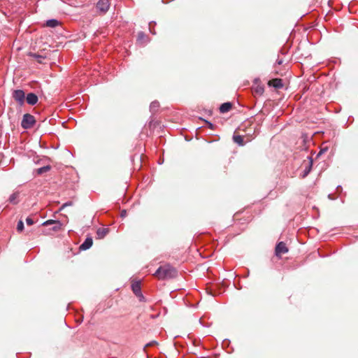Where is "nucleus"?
Returning <instances> with one entry per match:
<instances>
[{
  "label": "nucleus",
  "instance_id": "6",
  "mask_svg": "<svg viewBox=\"0 0 358 358\" xmlns=\"http://www.w3.org/2000/svg\"><path fill=\"white\" fill-rule=\"evenodd\" d=\"M110 6L109 0H99L96 4L97 8L103 13L106 12Z\"/></svg>",
  "mask_w": 358,
  "mask_h": 358
},
{
  "label": "nucleus",
  "instance_id": "15",
  "mask_svg": "<svg viewBox=\"0 0 358 358\" xmlns=\"http://www.w3.org/2000/svg\"><path fill=\"white\" fill-rule=\"evenodd\" d=\"M273 85L276 88H280L282 87L281 79H274L272 80Z\"/></svg>",
  "mask_w": 358,
  "mask_h": 358
},
{
  "label": "nucleus",
  "instance_id": "7",
  "mask_svg": "<svg viewBox=\"0 0 358 358\" xmlns=\"http://www.w3.org/2000/svg\"><path fill=\"white\" fill-rule=\"evenodd\" d=\"M26 98V101L28 104L34 106L38 102V96L34 93H29L27 94Z\"/></svg>",
  "mask_w": 358,
  "mask_h": 358
},
{
  "label": "nucleus",
  "instance_id": "27",
  "mask_svg": "<svg viewBox=\"0 0 358 358\" xmlns=\"http://www.w3.org/2000/svg\"><path fill=\"white\" fill-rule=\"evenodd\" d=\"M278 64H282V61H281V60L278 61Z\"/></svg>",
  "mask_w": 358,
  "mask_h": 358
},
{
  "label": "nucleus",
  "instance_id": "24",
  "mask_svg": "<svg viewBox=\"0 0 358 358\" xmlns=\"http://www.w3.org/2000/svg\"><path fill=\"white\" fill-rule=\"evenodd\" d=\"M152 22H150L149 24V29H150V31L152 34H155V31H154L152 29Z\"/></svg>",
  "mask_w": 358,
  "mask_h": 358
},
{
  "label": "nucleus",
  "instance_id": "26",
  "mask_svg": "<svg viewBox=\"0 0 358 358\" xmlns=\"http://www.w3.org/2000/svg\"><path fill=\"white\" fill-rule=\"evenodd\" d=\"M207 123L208 124L209 128L213 129V124L212 123H210V122H207Z\"/></svg>",
  "mask_w": 358,
  "mask_h": 358
},
{
  "label": "nucleus",
  "instance_id": "22",
  "mask_svg": "<svg viewBox=\"0 0 358 358\" xmlns=\"http://www.w3.org/2000/svg\"><path fill=\"white\" fill-rule=\"evenodd\" d=\"M34 57L38 59V62L41 63V59H43V57L41 55H36V54H32L31 55Z\"/></svg>",
  "mask_w": 358,
  "mask_h": 358
},
{
  "label": "nucleus",
  "instance_id": "12",
  "mask_svg": "<svg viewBox=\"0 0 358 358\" xmlns=\"http://www.w3.org/2000/svg\"><path fill=\"white\" fill-rule=\"evenodd\" d=\"M233 140L234 141L237 143L238 145H244V142H243V138L242 136H240V135H234L233 136Z\"/></svg>",
  "mask_w": 358,
  "mask_h": 358
},
{
  "label": "nucleus",
  "instance_id": "16",
  "mask_svg": "<svg viewBox=\"0 0 358 358\" xmlns=\"http://www.w3.org/2000/svg\"><path fill=\"white\" fill-rule=\"evenodd\" d=\"M146 38L145 34L141 31L138 34V41L140 43H143Z\"/></svg>",
  "mask_w": 358,
  "mask_h": 358
},
{
  "label": "nucleus",
  "instance_id": "3",
  "mask_svg": "<svg viewBox=\"0 0 358 358\" xmlns=\"http://www.w3.org/2000/svg\"><path fill=\"white\" fill-rule=\"evenodd\" d=\"M13 97L20 106H22L24 104L25 99V94L23 90H14L13 92Z\"/></svg>",
  "mask_w": 358,
  "mask_h": 358
},
{
  "label": "nucleus",
  "instance_id": "19",
  "mask_svg": "<svg viewBox=\"0 0 358 358\" xmlns=\"http://www.w3.org/2000/svg\"><path fill=\"white\" fill-rule=\"evenodd\" d=\"M24 229V223L22 220H20L17 225V230L18 232H22Z\"/></svg>",
  "mask_w": 358,
  "mask_h": 358
},
{
  "label": "nucleus",
  "instance_id": "10",
  "mask_svg": "<svg viewBox=\"0 0 358 358\" xmlns=\"http://www.w3.org/2000/svg\"><path fill=\"white\" fill-rule=\"evenodd\" d=\"M20 192H13L9 197L8 201L10 203L13 204H17L19 202L18 198H19Z\"/></svg>",
  "mask_w": 358,
  "mask_h": 358
},
{
  "label": "nucleus",
  "instance_id": "9",
  "mask_svg": "<svg viewBox=\"0 0 358 358\" xmlns=\"http://www.w3.org/2000/svg\"><path fill=\"white\" fill-rule=\"evenodd\" d=\"M93 243V241L92 238H87L85 241L82 243L80 245V248L83 250H87L89 249Z\"/></svg>",
  "mask_w": 358,
  "mask_h": 358
},
{
  "label": "nucleus",
  "instance_id": "20",
  "mask_svg": "<svg viewBox=\"0 0 358 358\" xmlns=\"http://www.w3.org/2000/svg\"><path fill=\"white\" fill-rule=\"evenodd\" d=\"M58 220H48L43 223V226H48V225H53L55 222H57Z\"/></svg>",
  "mask_w": 358,
  "mask_h": 358
},
{
  "label": "nucleus",
  "instance_id": "21",
  "mask_svg": "<svg viewBox=\"0 0 358 358\" xmlns=\"http://www.w3.org/2000/svg\"><path fill=\"white\" fill-rule=\"evenodd\" d=\"M26 223L27 225L31 226L34 223V222L31 217H28L26 219Z\"/></svg>",
  "mask_w": 358,
  "mask_h": 358
},
{
  "label": "nucleus",
  "instance_id": "2",
  "mask_svg": "<svg viewBox=\"0 0 358 358\" xmlns=\"http://www.w3.org/2000/svg\"><path fill=\"white\" fill-rule=\"evenodd\" d=\"M35 122V117L33 115L27 113L23 115L21 126L22 128L27 129L33 127Z\"/></svg>",
  "mask_w": 358,
  "mask_h": 358
},
{
  "label": "nucleus",
  "instance_id": "11",
  "mask_svg": "<svg viewBox=\"0 0 358 358\" xmlns=\"http://www.w3.org/2000/svg\"><path fill=\"white\" fill-rule=\"evenodd\" d=\"M232 105L229 102L222 103L220 107V111L222 113H227L231 110Z\"/></svg>",
  "mask_w": 358,
  "mask_h": 358
},
{
  "label": "nucleus",
  "instance_id": "4",
  "mask_svg": "<svg viewBox=\"0 0 358 358\" xmlns=\"http://www.w3.org/2000/svg\"><path fill=\"white\" fill-rule=\"evenodd\" d=\"M131 289L135 295L139 298L140 301H142L145 300L141 292V282L139 281L132 282Z\"/></svg>",
  "mask_w": 358,
  "mask_h": 358
},
{
  "label": "nucleus",
  "instance_id": "14",
  "mask_svg": "<svg viewBox=\"0 0 358 358\" xmlns=\"http://www.w3.org/2000/svg\"><path fill=\"white\" fill-rule=\"evenodd\" d=\"M50 169H51V166L49 165H47V166H44L43 167L38 169L36 170V172L38 175H41L44 173L49 171L50 170Z\"/></svg>",
  "mask_w": 358,
  "mask_h": 358
},
{
  "label": "nucleus",
  "instance_id": "5",
  "mask_svg": "<svg viewBox=\"0 0 358 358\" xmlns=\"http://www.w3.org/2000/svg\"><path fill=\"white\" fill-rule=\"evenodd\" d=\"M288 252V248L284 242H280L275 247V255L278 257H280L282 255L285 254Z\"/></svg>",
  "mask_w": 358,
  "mask_h": 358
},
{
  "label": "nucleus",
  "instance_id": "23",
  "mask_svg": "<svg viewBox=\"0 0 358 358\" xmlns=\"http://www.w3.org/2000/svg\"><path fill=\"white\" fill-rule=\"evenodd\" d=\"M73 205V202L72 201H69V202H66V203H64L62 207L60 208V210H62L64 209L65 207L66 206H72Z\"/></svg>",
  "mask_w": 358,
  "mask_h": 358
},
{
  "label": "nucleus",
  "instance_id": "17",
  "mask_svg": "<svg viewBox=\"0 0 358 358\" xmlns=\"http://www.w3.org/2000/svg\"><path fill=\"white\" fill-rule=\"evenodd\" d=\"M61 227L62 223L59 221H57V222L55 223V224H53L52 230L54 231H57L61 229Z\"/></svg>",
  "mask_w": 358,
  "mask_h": 358
},
{
  "label": "nucleus",
  "instance_id": "8",
  "mask_svg": "<svg viewBox=\"0 0 358 358\" xmlns=\"http://www.w3.org/2000/svg\"><path fill=\"white\" fill-rule=\"evenodd\" d=\"M108 233V229L104 227L99 228L96 231L97 237L100 239L103 238Z\"/></svg>",
  "mask_w": 358,
  "mask_h": 358
},
{
  "label": "nucleus",
  "instance_id": "25",
  "mask_svg": "<svg viewBox=\"0 0 358 358\" xmlns=\"http://www.w3.org/2000/svg\"><path fill=\"white\" fill-rule=\"evenodd\" d=\"M126 214H127L126 210H122V211L121 212V216H122V217H124V216H126Z\"/></svg>",
  "mask_w": 358,
  "mask_h": 358
},
{
  "label": "nucleus",
  "instance_id": "1",
  "mask_svg": "<svg viewBox=\"0 0 358 358\" xmlns=\"http://www.w3.org/2000/svg\"><path fill=\"white\" fill-rule=\"evenodd\" d=\"M176 275V269L169 264L159 266L154 274L159 280L173 278Z\"/></svg>",
  "mask_w": 358,
  "mask_h": 358
},
{
  "label": "nucleus",
  "instance_id": "18",
  "mask_svg": "<svg viewBox=\"0 0 358 358\" xmlns=\"http://www.w3.org/2000/svg\"><path fill=\"white\" fill-rule=\"evenodd\" d=\"M159 106V104L157 101H152L150 104V110H156Z\"/></svg>",
  "mask_w": 358,
  "mask_h": 358
},
{
  "label": "nucleus",
  "instance_id": "13",
  "mask_svg": "<svg viewBox=\"0 0 358 358\" xmlns=\"http://www.w3.org/2000/svg\"><path fill=\"white\" fill-rule=\"evenodd\" d=\"M59 24V22L57 20L52 19L46 21L45 25L49 27H56Z\"/></svg>",
  "mask_w": 358,
  "mask_h": 358
}]
</instances>
